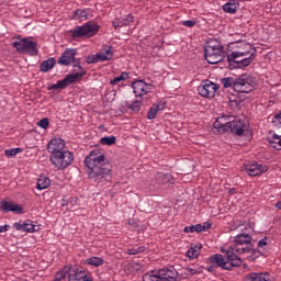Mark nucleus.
Segmentation results:
<instances>
[{"label": "nucleus", "instance_id": "f257e3e1", "mask_svg": "<svg viewBox=\"0 0 281 281\" xmlns=\"http://www.w3.org/2000/svg\"><path fill=\"white\" fill-rule=\"evenodd\" d=\"M85 166L88 179L95 183H104L113 178V169L102 149H92L85 158Z\"/></svg>", "mask_w": 281, "mask_h": 281}, {"label": "nucleus", "instance_id": "f03ea898", "mask_svg": "<svg viewBox=\"0 0 281 281\" xmlns=\"http://www.w3.org/2000/svg\"><path fill=\"white\" fill-rule=\"evenodd\" d=\"M232 120L229 115H223L216 119L213 123V128H216L218 133H233V135H243L245 133L246 125L240 120Z\"/></svg>", "mask_w": 281, "mask_h": 281}, {"label": "nucleus", "instance_id": "7ed1b4c3", "mask_svg": "<svg viewBox=\"0 0 281 281\" xmlns=\"http://www.w3.org/2000/svg\"><path fill=\"white\" fill-rule=\"evenodd\" d=\"M72 72L69 75H66V77L61 80H58L55 85H52L48 87V91L56 90V89H67L69 85H74L75 82H78L82 76L87 75V70L82 68V65L80 64V59H77L72 64Z\"/></svg>", "mask_w": 281, "mask_h": 281}, {"label": "nucleus", "instance_id": "20e7f679", "mask_svg": "<svg viewBox=\"0 0 281 281\" xmlns=\"http://www.w3.org/2000/svg\"><path fill=\"white\" fill-rule=\"evenodd\" d=\"M204 56L209 65H218V63H223V60H225L223 45L215 40L210 41L204 47Z\"/></svg>", "mask_w": 281, "mask_h": 281}, {"label": "nucleus", "instance_id": "39448f33", "mask_svg": "<svg viewBox=\"0 0 281 281\" xmlns=\"http://www.w3.org/2000/svg\"><path fill=\"white\" fill-rule=\"evenodd\" d=\"M49 161L56 170H65L74 164V153L64 149L49 156Z\"/></svg>", "mask_w": 281, "mask_h": 281}, {"label": "nucleus", "instance_id": "423d86ee", "mask_svg": "<svg viewBox=\"0 0 281 281\" xmlns=\"http://www.w3.org/2000/svg\"><path fill=\"white\" fill-rule=\"evenodd\" d=\"M100 31V25L95 22H87L81 26H76L74 30L70 31L72 38H91L95 36Z\"/></svg>", "mask_w": 281, "mask_h": 281}, {"label": "nucleus", "instance_id": "0eeeda50", "mask_svg": "<svg viewBox=\"0 0 281 281\" xmlns=\"http://www.w3.org/2000/svg\"><path fill=\"white\" fill-rule=\"evenodd\" d=\"M37 43L30 41V38H16L12 43V47L16 49L19 54H29V56H38Z\"/></svg>", "mask_w": 281, "mask_h": 281}, {"label": "nucleus", "instance_id": "6e6552de", "mask_svg": "<svg viewBox=\"0 0 281 281\" xmlns=\"http://www.w3.org/2000/svg\"><path fill=\"white\" fill-rule=\"evenodd\" d=\"M256 89V78L250 75L243 74L236 77L235 91L236 93H251Z\"/></svg>", "mask_w": 281, "mask_h": 281}, {"label": "nucleus", "instance_id": "1a4fd4ad", "mask_svg": "<svg viewBox=\"0 0 281 281\" xmlns=\"http://www.w3.org/2000/svg\"><path fill=\"white\" fill-rule=\"evenodd\" d=\"M226 58L229 65L234 63L236 65L235 67L243 69L251 65V60H254V54L249 55V52H233L232 54H228Z\"/></svg>", "mask_w": 281, "mask_h": 281}, {"label": "nucleus", "instance_id": "9d476101", "mask_svg": "<svg viewBox=\"0 0 281 281\" xmlns=\"http://www.w3.org/2000/svg\"><path fill=\"white\" fill-rule=\"evenodd\" d=\"M251 251V247L240 244H232L226 254L228 255V260L235 267H240L243 265V260L240 259V255L249 254Z\"/></svg>", "mask_w": 281, "mask_h": 281}, {"label": "nucleus", "instance_id": "9b49d317", "mask_svg": "<svg viewBox=\"0 0 281 281\" xmlns=\"http://www.w3.org/2000/svg\"><path fill=\"white\" fill-rule=\"evenodd\" d=\"M209 265H214L217 269L218 267L221 269H224L225 271H232L234 269V266L232 265V261L229 260V255L226 252V258L223 257L221 254H215L209 258Z\"/></svg>", "mask_w": 281, "mask_h": 281}, {"label": "nucleus", "instance_id": "f8f14e48", "mask_svg": "<svg viewBox=\"0 0 281 281\" xmlns=\"http://www.w3.org/2000/svg\"><path fill=\"white\" fill-rule=\"evenodd\" d=\"M218 91V85L210 80L202 81L198 87V93L202 98H214Z\"/></svg>", "mask_w": 281, "mask_h": 281}, {"label": "nucleus", "instance_id": "ddd939ff", "mask_svg": "<svg viewBox=\"0 0 281 281\" xmlns=\"http://www.w3.org/2000/svg\"><path fill=\"white\" fill-rule=\"evenodd\" d=\"M77 54L78 52L76 50V48H66L57 60L58 65H61L64 67H69V65H74L76 60H78L76 58Z\"/></svg>", "mask_w": 281, "mask_h": 281}, {"label": "nucleus", "instance_id": "4468645a", "mask_svg": "<svg viewBox=\"0 0 281 281\" xmlns=\"http://www.w3.org/2000/svg\"><path fill=\"white\" fill-rule=\"evenodd\" d=\"M245 171L249 177H260V175H265L269 167L267 165L258 164V162H250L244 166Z\"/></svg>", "mask_w": 281, "mask_h": 281}, {"label": "nucleus", "instance_id": "2eb2a0df", "mask_svg": "<svg viewBox=\"0 0 281 281\" xmlns=\"http://www.w3.org/2000/svg\"><path fill=\"white\" fill-rule=\"evenodd\" d=\"M65 150V140L60 137L52 138L47 144V151L50 155H56Z\"/></svg>", "mask_w": 281, "mask_h": 281}, {"label": "nucleus", "instance_id": "dca6fc26", "mask_svg": "<svg viewBox=\"0 0 281 281\" xmlns=\"http://www.w3.org/2000/svg\"><path fill=\"white\" fill-rule=\"evenodd\" d=\"M14 229L18 232H26V234H34V232H38V226L34 225V222L31 220H26L25 222L20 221L13 224Z\"/></svg>", "mask_w": 281, "mask_h": 281}, {"label": "nucleus", "instance_id": "f3484780", "mask_svg": "<svg viewBox=\"0 0 281 281\" xmlns=\"http://www.w3.org/2000/svg\"><path fill=\"white\" fill-rule=\"evenodd\" d=\"M158 274L160 277V281H177L179 278V272L175 267L159 269Z\"/></svg>", "mask_w": 281, "mask_h": 281}, {"label": "nucleus", "instance_id": "a211bd4d", "mask_svg": "<svg viewBox=\"0 0 281 281\" xmlns=\"http://www.w3.org/2000/svg\"><path fill=\"white\" fill-rule=\"evenodd\" d=\"M132 89L136 98H142L148 93V83L144 80H136L132 83Z\"/></svg>", "mask_w": 281, "mask_h": 281}, {"label": "nucleus", "instance_id": "6ab92c4d", "mask_svg": "<svg viewBox=\"0 0 281 281\" xmlns=\"http://www.w3.org/2000/svg\"><path fill=\"white\" fill-rule=\"evenodd\" d=\"M1 205V210L4 213L8 212H14L15 214H23V209L21 207V205L15 204L13 202H8V201H1L0 202Z\"/></svg>", "mask_w": 281, "mask_h": 281}, {"label": "nucleus", "instance_id": "aec40b11", "mask_svg": "<svg viewBox=\"0 0 281 281\" xmlns=\"http://www.w3.org/2000/svg\"><path fill=\"white\" fill-rule=\"evenodd\" d=\"M244 281H271L269 272H251L244 278Z\"/></svg>", "mask_w": 281, "mask_h": 281}, {"label": "nucleus", "instance_id": "412c9836", "mask_svg": "<svg viewBox=\"0 0 281 281\" xmlns=\"http://www.w3.org/2000/svg\"><path fill=\"white\" fill-rule=\"evenodd\" d=\"M238 8H240L238 0H228L224 5H222V10L223 12H226V14H236V12H238Z\"/></svg>", "mask_w": 281, "mask_h": 281}, {"label": "nucleus", "instance_id": "4be33fe9", "mask_svg": "<svg viewBox=\"0 0 281 281\" xmlns=\"http://www.w3.org/2000/svg\"><path fill=\"white\" fill-rule=\"evenodd\" d=\"M251 236L249 234H239L235 236L234 244L236 245H245L246 247H249L251 245Z\"/></svg>", "mask_w": 281, "mask_h": 281}, {"label": "nucleus", "instance_id": "5701e85b", "mask_svg": "<svg viewBox=\"0 0 281 281\" xmlns=\"http://www.w3.org/2000/svg\"><path fill=\"white\" fill-rule=\"evenodd\" d=\"M53 67H56V59L54 57H50L40 65V71H42L43 74H47V71H52Z\"/></svg>", "mask_w": 281, "mask_h": 281}, {"label": "nucleus", "instance_id": "b1692460", "mask_svg": "<svg viewBox=\"0 0 281 281\" xmlns=\"http://www.w3.org/2000/svg\"><path fill=\"white\" fill-rule=\"evenodd\" d=\"M156 180L160 184L175 183V178H172V175L170 173L158 172L156 175Z\"/></svg>", "mask_w": 281, "mask_h": 281}, {"label": "nucleus", "instance_id": "393cba45", "mask_svg": "<svg viewBox=\"0 0 281 281\" xmlns=\"http://www.w3.org/2000/svg\"><path fill=\"white\" fill-rule=\"evenodd\" d=\"M221 83L223 85L224 89H233L234 91H236V78L234 77L222 78Z\"/></svg>", "mask_w": 281, "mask_h": 281}, {"label": "nucleus", "instance_id": "a878e982", "mask_svg": "<svg viewBox=\"0 0 281 281\" xmlns=\"http://www.w3.org/2000/svg\"><path fill=\"white\" fill-rule=\"evenodd\" d=\"M83 265H89L90 267H102V265H104V259L101 257H90L85 260Z\"/></svg>", "mask_w": 281, "mask_h": 281}, {"label": "nucleus", "instance_id": "bb28decb", "mask_svg": "<svg viewBox=\"0 0 281 281\" xmlns=\"http://www.w3.org/2000/svg\"><path fill=\"white\" fill-rule=\"evenodd\" d=\"M143 281H161L158 270H151L143 276Z\"/></svg>", "mask_w": 281, "mask_h": 281}, {"label": "nucleus", "instance_id": "cd10ccee", "mask_svg": "<svg viewBox=\"0 0 281 281\" xmlns=\"http://www.w3.org/2000/svg\"><path fill=\"white\" fill-rule=\"evenodd\" d=\"M69 271H71V266H65L61 270L56 272L55 274V281H61L69 276Z\"/></svg>", "mask_w": 281, "mask_h": 281}, {"label": "nucleus", "instance_id": "c85d7f7f", "mask_svg": "<svg viewBox=\"0 0 281 281\" xmlns=\"http://www.w3.org/2000/svg\"><path fill=\"white\" fill-rule=\"evenodd\" d=\"M74 19H78V21H87V19H89V12L87 9H78L74 11Z\"/></svg>", "mask_w": 281, "mask_h": 281}, {"label": "nucleus", "instance_id": "c756f323", "mask_svg": "<svg viewBox=\"0 0 281 281\" xmlns=\"http://www.w3.org/2000/svg\"><path fill=\"white\" fill-rule=\"evenodd\" d=\"M52 180H49V178L47 177H41L40 179H37V190H47V187L50 186Z\"/></svg>", "mask_w": 281, "mask_h": 281}, {"label": "nucleus", "instance_id": "7c9ffc66", "mask_svg": "<svg viewBox=\"0 0 281 281\" xmlns=\"http://www.w3.org/2000/svg\"><path fill=\"white\" fill-rule=\"evenodd\" d=\"M144 251H146V246H134L132 248H127L125 254H127V256H137V254H144Z\"/></svg>", "mask_w": 281, "mask_h": 281}, {"label": "nucleus", "instance_id": "2f4dec72", "mask_svg": "<svg viewBox=\"0 0 281 281\" xmlns=\"http://www.w3.org/2000/svg\"><path fill=\"white\" fill-rule=\"evenodd\" d=\"M117 142V138L115 136H104L100 139V144L103 146H113Z\"/></svg>", "mask_w": 281, "mask_h": 281}, {"label": "nucleus", "instance_id": "473e14b6", "mask_svg": "<svg viewBox=\"0 0 281 281\" xmlns=\"http://www.w3.org/2000/svg\"><path fill=\"white\" fill-rule=\"evenodd\" d=\"M89 277L82 270H76L74 281H90Z\"/></svg>", "mask_w": 281, "mask_h": 281}, {"label": "nucleus", "instance_id": "72a5a7b5", "mask_svg": "<svg viewBox=\"0 0 281 281\" xmlns=\"http://www.w3.org/2000/svg\"><path fill=\"white\" fill-rule=\"evenodd\" d=\"M124 80H128V72L126 71L122 72L119 77L111 79L110 85H117L119 82H122Z\"/></svg>", "mask_w": 281, "mask_h": 281}, {"label": "nucleus", "instance_id": "f704fd0d", "mask_svg": "<svg viewBox=\"0 0 281 281\" xmlns=\"http://www.w3.org/2000/svg\"><path fill=\"white\" fill-rule=\"evenodd\" d=\"M19 153H23V148L16 147V148H10L4 150L5 157H16Z\"/></svg>", "mask_w": 281, "mask_h": 281}, {"label": "nucleus", "instance_id": "c9c22d12", "mask_svg": "<svg viewBox=\"0 0 281 281\" xmlns=\"http://www.w3.org/2000/svg\"><path fill=\"white\" fill-rule=\"evenodd\" d=\"M184 232L186 234H194V232H196L198 234H201V224L186 226Z\"/></svg>", "mask_w": 281, "mask_h": 281}, {"label": "nucleus", "instance_id": "e433bc0d", "mask_svg": "<svg viewBox=\"0 0 281 281\" xmlns=\"http://www.w3.org/2000/svg\"><path fill=\"white\" fill-rule=\"evenodd\" d=\"M157 113H159V111L155 105H153L147 112V120H155V117H157Z\"/></svg>", "mask_w": 281, "mask_h": 281}, {"label": "nucleus", "instance_id": "4c0bfd02", "mask_svg": "<svg viewBox=\"0 0 281 281\" xmlns=\"http://www.w3.org/2000/svg\"><path fill=\"white\" fill-rule=\"evenodd\" d=\"M272 124L274 128H281V113L273 116Z\"/></svg>", "mask_w": 281, "mask_h": 281}, {"label": "nucleus", "instance_id": "58836bf2", "mask_svg": "<svg viewBox=\"0 0 281 281\" xmlns=\"http://www.w3.org/2000/svg\"><path fill=\"white\" fill-rule=\"evenodd\" d=\"M104 54L110 60L113 58V46H103Z\"/></svg>", "mask_w": 281, "mask_h": 281}, {"label": "nucleus", "instance_id": "ea45409f", "mask_svg": "<svg viewBox=\"0 0 281 281\" xmlns=\"http://www.w3.org/2000/svg\"><path fill=\"white\" fill-rule=\"evenodd\" d=\"M106 60H111L104 53H97V63H106Z\"/></svg>", "mask_w": 281, "mask_h": 281}, {"label": "nucleus", "instance_id": "a19ab883", "mask_svg": "<svg viewBox=\"0 0 281 281\" xmlns=\"http://www.w3.org/2000/svg\"><path fill=\"white\" fill-rule=\"evenodd\" d=\"M131 111H134L135 113H138V111L142 109V103L139 101H134L130 105Z\"/></svg>", "mask_w": 281, "mask_h": 281}, {"label": "nucleus", "instance_id": "79ce46f5", "mask_svg": "<svg viewBox=\"0 0 281 281\" xmlns=\"http://www.w3.org/2000/svg\"><path fill=\"white\" fill-rule=\"evenodd\" d=\"M37 126H40V128H47V126H49V119L45 117L40 120Z\"/></svg>", "mask_w": 281, "mask_h": 281}, {"label": "nucleus", "instance_id": "37998d69", "mask_svg": "<svg viewBox=\"0 0 281 281\" xmlns=\"http://www.w3.org/2000/svg\"><path fill=\"white\" fill-rule=\"evenodd\" d=\"M133 15L132 14H128V15H125L121 21L123 23H125L124 25H131V23H133Z\"/></svg>", "mask_w": 281, "mask_h": 281}, {"label": "nucleus", "instance_id": "c03bdc74", "mask_svg": "<svg viewBox=\"0 0 281 281\" xmlns=\"http://www.w3.org/2000/svg\"><path fill=\"white\" fill-rule=\"evenodd\" d=\"M86 61L88 65H94V63H98L97 54L88 56Z\"/></svg>", "mask_w": 281, "mask_h": 281}, {"label": "nucleus", "instance_id": "a18cd8bd", "mask_svg": "<svg viewBox=\"0 0 281 281\" xmlns=\"http://www.w3.org/2000/svg\"><path fill=\"white\" fill-rule=\"evenodd\" d=\"M267 240H269V237L261 238L257 244L258 249L267 247Z\"/></svg>", "mask_w": 281, "mask_h": 281}, {"label": "nucleus", "instance_id": "49530a36", "mask_svg": "<svg viewBox=\"0 0 281 281\" xmlns=\"http://www.w3.org/2000/svg\"><path fill=\"white\" fill-rule=\"evenodd\" d=\"M182 25H184V27H194V25H196V21L186 20V21H182Z\"/></svg>", "mask_w": 281, "mask_h": 281}, {"label": "nucleus", "instance_id": "de8ad7c7", "mask_svg": "<svg viewBox=\"0 0 281 281\" xmlns=\"http://www.w3.org/2000/svg\"><path fill=\"white\" fill-rule=\"evenodd\" d=\"M191 249H193V251L198 252V256L201 254V249H203V245L202 244H191Z\"/></svg>", "mask_w": 281, "mask_h": 281}, {"label": "nucleus", "instance_id": "09e8293b", "mask_svg": "<svg viewBox=\"0 0 281 281\" xmlns=\"http://www.w3.org/2000/svg\"><path fill=\"white\" fill-rule=\"evenodd\" d=\"M188 258H199V252L196 250H193L192 248H190L187 254Z\"/></svg>", "mask_w": 281, "mask_h": 281}, {"label": "nucleus", "instance_id": "8fccbe9b", "mask_svg": "<svg viewBox=\"0 0 281 281\" xmlns=\"http://www.w3.org/2000/svg\"><path fill=\"white\" fill-rule=\"evenodd\" d=\"M126 23H124L122 20L121 21H113L112 25L114 30H119V27H124Z\"/></svg>", "mask_w": 281, "mask_h": 281}, {"label": "nucleus", "instance_id": "3c124183", "mask_svg": "<svg viewBox=\"0 0 281 281\" xmlns=\"http://www.w3.org/2000/svg\"><path fill=\"white\" fill-rule=\"evenodd\" d=\"M212 228V223L210 222H204L203 224H201V232H207V229Z\"/></svg>", "mask_w": 281, "mask_h": 281}, {"label": "nucleus", "instance_id": "603ef678", "mask_svg": "<svg viewBox=\"0 0 281 281\" xmlns=\"http://www.w3.org/2000/svg\"><path fill=\"white\" fill-rule=\"evenodd\" d=\"M196 273H201V271H199L194 268H188L187 269V276H196Z\"/></svg>", "mask_w": 281, "mask_h": 281}, {"label": "nucleus", "instance_id": "864d4df0", "mask_svg": "<svg viewBox=\"0 0 281 281\" xmlns=\"http://www.w3.org/2000/svg\"><path fill=\"white\" fill-rule=\"evenodd\" d=\"M154 106H155L158 111H164V109H166V102H158V103H155Z\"/></svg>", "mask_w": 281, "mask_h": 281}, {"label": "nucleus", "instance_id": "5fc2aeb1", "mask_svg": "<svg viewBox=\"0 0 281 281\" xmlns=\"http://www.w3.org/2000/svg\"><path fill=\"white\" fill-rule=\"evenodd\" d=\"M205 269H206V271H209V273H212V272L216 271L217 268L215 267L214 263H210Z\"/></svg>", "mask_w": 281, "mask_h": 281}, {"label": "nucleus", "instance_id": "6e6d98bb", "mask_svg": "<svg viewBox=\"0 0 281 281\" xmlns=\"http://www.w3.org/2000/svg\"><path fill=\"white\" fill-rule=\"evenodd\" d=\"M8 229H10V225L8 224L0 226V234H3V232H8Z\"/></svg>", "mask_w": 281, "mask_h": 281}, {"label": "nucleus", "instance_id": "4d7b16f0", "mask_svg": "<svg viewBox=\"0 0 281 281\" xmlns=\"http://www.w3.org/2000/svg\"><path fill=\"white\" fill-rule=\"evenodd\" d=\"M276 209H277V210H281V201H278V202L276 203Z\"/></svg>", "mask_w": 281, "mask_h": 281}, {"label": "nucleus", "instance_id": "13d9d810", "mask_svg": "<svg viewBox=\"0 0 281 281\" xmlns=\"http://www.w3.org/2000/svg\"><path fill=\"white\" fill-rule=\"evenodd\" d=\"M229 192H231V194H234V192H236V189L233 188L229 190Z\"/></svg>", "mask_w": 281, "mask_h": 281}, {"label": "nucleus", "instance_id": "bf43d9fd", "mask_svg": "<svg viewBox=\"0 0 281 281\" xmlns=\"http://www.w3.org/2000/svg\"><path fill=\"white\" fill-rule=\"evenodd\" d=\"M243 58H245V57H239L238 60H243Z\"/></svg>", "mask_w": 281, "mask_h": 281}, {"label": "nucleus", "instance_id": "052dcab7", "mask_svg": "<svg viewBox=\"0 0 281 281\" xmlns=\"http://www.w3.org/2000/svg\"><path fill=\"white\" fill-rule=\"evenodd\" d=\"M91 281V280H90Z\"/></svg>", "mask_w": 281, "mask_h": 281}]
</instances>
